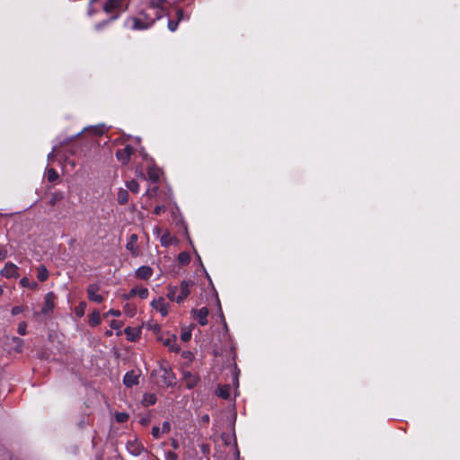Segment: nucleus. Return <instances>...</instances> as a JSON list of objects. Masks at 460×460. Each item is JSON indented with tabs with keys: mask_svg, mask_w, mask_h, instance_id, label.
Here are the masks:
<instances>
[{
	"mask_svg": "<svg viewBox=\"0 0 460 460\" xmlns=\"http://www.w3.org/2000/svg\"><path fill=\"white\" fill-rule=\"evenodd\" d=\"M156 20L155 13L149 14L142 10L137 16L128 17L125 21V26L134 31H143L149 29Z\"/></svg>",
	"mask_w": 460,
	"mask_h": 460,
	"instance_id": "nucleus-1",
	"label": "nucleus"
},
{
	"mask_svg": "<svg viewBox=\"0 0 460 460\" xmlns=\"http://www.w3.org/2000/svg\"><path fill=\"white\" fill-rule=\"evenodd\" d=\"M152 376H158L161 382L167 387H172L176 384V377L172 369L163 364L152 372Z\"/></svg>",
	"mask_w": 460,
	"mask_h": 460,
	"instance_id": "nucleus-2",
	"label": "nucleus"
},
{
	"mask_svg": "<svg viewBox=\"0 0 460 460\" xmlns=\"http://www.w3.org/2000/svg\"><path fill=\"white\" fill-rule=\"evenodd\" d=\"M103 11L107 13H113L115 11L123 12L128 8L127 0H107L102 5Z\"/></svg>",
	"mask_w": 460,
	"mask_h": 460,
	"instance_id": "nucleus-3",
	"label": "nucleus"
},
{
	"mask_svg": "<svg viewBox=\"0 0 460 460\" xmlns=\"http://www.w3.org/2000/svg\"><path fill=\"white\" fill-rule=\"evenodd\" d=\"M192 280H182L180 285V294L177 296V304L183 302L190 294V288L193 287Z\"/></svg>",
	"mask_w": 460,
	"mask_h": 460,
	"instance_id": "nucleus-4",
	"label": "nucleus"
},
{
	"mask_svg": "<svg viewBox=\"0 0 460 460\" xmlns=\"http://www.w3.org/2000/svg\"><path fill=\"white\" fill-rule=\"evenodd\" d=\"M166 2L167 0H148L147 7L154 11L156 19L163 17V11Z\"/></svg>",
	"mask_w": 460,
	"mask_h": 460,
	"instance_id": "nucleus-5",
	"label": "nucleus"
},
{
	"mask_svg": "<svg viewBox=\"0 0 460 460\" xmlns=\"http://www.w3.org/2000/svg\"><path fill=\"white\" fill-rule=\"evenodd\" d=\"M133 152V147L129 145H127L124 148L118 149L116 151V157L122 164H128Z\"/></svg>",
	"mask_w": 460,
	"mask_h": 460,
	"instance_id": "nucleus-6",
	"label": "nucleus"
},
{
	"mask_svg": "<svg viewBox=\"0 0 460 460\" xmlns=\"http://www.w3.org/2000/svg\"><path fill=\"white\" fill-rule=\"evenodd\" d=\"M55 298L56 296L53 292H49L46 294L44 297V305L41 308V313L45 315H48L52 313L55 306Z\"/></svg>",
	"mask_w": 460,
	"mask_h": 460,
	"instance_id": "nucleus-7",
	"label": "nucleus"
},
{
	"mask_svg": "<svg viewBox=\"0 0 460 460\" xmlns=\"http://www.w3.org/2000/svg\"><path fill=\"white\" fill-rule=\"evenodd\" d=\"M19 268L14 264V263H12V262H7L4 269L1 270L0 271V275L6 278V279H11V278H18L19 277Z\"/></svg>",
	"mask_w": 460,
	"mask_h": 460,
	"instance_id": "nucleus-8",
	"label": "nucleus"
},
{
	"mask_svg": "<svg viewBox=\"0 0 460 460\" xmlns=\"http://www.w3.org/2000/svg\"><path fill=\"white\" fill-rule=\"evenodd\" d=\"M151 306L157 310L163 316H166L169 312V305L165 302V299L162 296L157 299H154L151 302Z\"/></svg>",
	"mask_w": 460,
	"mask_h": 460,
	"instance_id": "nucleus-9",
	"label": "nucleus"
},
{
	"mask_svg": "<svg viewBox=\"0 0 460 460\" xmlns=\"http://www.w3.org/2000/svg\"><path fill=\"white\" fill-rule=\"evenodd\" d=\"M100 287L97 284H90L87 287V296L89 300L95 303H102L103 296L99 294Z\"/></svg>",
	"mask_w": 460,
	"mask_h": 460,
	"instance_id": "nucleus-10",
	"label": "nucleus"
},
{
	"mask_svg": "<svg viewBox=\"0 0 460 460\" xmlns=\"http://www.w3.org/2000/svg\"><path fill=\"white\" fill-rule=\"evenodd\" d=\"M137 234H131L128 237V243L126 244V249L130 252L133 257H137L139 255V248L137 246Z\"/></svg>",
	"mask_w": 460,
	"mask_h": 460,
	"instance_id": "nucleus-11",
	"label": "nucleus"
},
{
	"mask_svg": "<svg viewBox=\"0 0 460 460\" xmlns=\"http://www.w3.org/2000/svg\"><path fill=\"white\" fill-rule=\"evenodd\" d=\"M85 131H91L93 135H102L104 132V125L85 127L76 135L72 136V137H68L67 139H66L64 141V143H68V142L74 140L77 136L81 135L82 133H84Z\"/></svg>",
	"mask_w": 460,
	"mask_h": 460,
	"instance_id": "nucleus-12",
	"label": "nucleus"
},
{
	"mask_svg": "<svg viewBox=\"0 0 460 460\" xmlns=\"http://www.w3.org/2000/svg\"><path fill=\"white\" fill-rule=\"evenodd\" d=\"M192 313L200 325L204 326L208 323V309L206 306L199 310H192Z\"/></svg>",
	"mask_w": 460,
	"mask_h": 460,
	"instance_id": "nucleus-13",
	"label": "nucleus"
},
{
	"mask_svg": "<svg viewBox=\"0 0 460 460\" xmlns=\"http://www.w3.org/2000/svg\"><path fill=\"white\" fill-rule=\"evenodd\" d=\"M148 295H149V291L146 288L135 287L126 296V299H129L136 296H138L141 299H146L148 297Z\"/></svg>",
	"mask_w": 460,
	"mask_h": 460,
	"instance_id": "nucleus-14",
	"label": "nucleus"
},
{
	"mask_svg": "<svg viewBox=\"0 0 460 460\" xmlns=\"http://www.w3.org/2000/svg\"><path fill=\"white\" fill-rule=\"evenodd\" d=\"M182 377L185 382V385L188 389L194 388L199 381V378L197 376L192 375L190 371H184L182 373Z\"/></svg>",
	"mask_w": 460,
	"mask_h": 460,
	"instance_id": "nucleus-15",
	"label": "nucleus"
},
{
	"mask_svg": "<svg viewBox=\"0 0 460 460\" xmlns=\"http://www.w3.org/2000/svg\"><path fill=\"white\" fill-rule=\"evenodd\" d=\"M127 450L132 456H139L143 450L142 445L137 440L128 441L126 445Z\"/></svg>",
	"mask_w": 460,
	"mask_h": 460,
	"instance_id": "nucleus-16",
	"label": "nucleus"
},
{
	"mask_svg": "<svg viewBox=\"0 0 460 460\" xmlns=\"http://www.w3.org/2000/svg\"><path fill=\"white\" fill-rule=\"evenodd\" d=\"M123 384L127 387H132L138 384V375L134 371H128L123 377Z\"/></svg>",
	"mask_w": 460,
	"mask_h": 460,
	"instance_id": "nucleus-17",
	"label": "nucleus"
},
{
	"mask_svg": "<svg viewBox=\"0 0 460 460\" xmlns=\"http://www.w3.org/2000/svg\"><path fill=\"white\" fill-rule=\"evenodd\" d=\"M135 274L140 279H148L153 275V269L150 266L144 265L137 269Z\"/></svg>",
	"mask_w": 460,
	"mask_h": 460,
	"instance_id": "nucleus-18",
	"label": "nucleus"
},
{
	"mask_svg": "<svg viewBox=\"0 0 460 460\" xmlns=\"http://www.w3.org/2000/svg\"><path fill=\"white\" fill-rule=\"evenodd\" d=\"M231 387L229 385H218L216 394L223 399H228L230 396Z\"/></svg>",
	"mask_w": 460,
	"mask_h": 460,
	"instance_id": "nucleus-19",
	"label": "nucleus"
},
{
	"mask_svg": "<svg viewBox=\"0 0 460 460\" xmlns=\"http://www.w3.org/2000/svg\"><path fill=\"white\" fill-rule=\"evenodd\" d=\"M147 175L150 181L156 182L160 178V170L155 166H150L147 170Z\"/></svg>",
	"mask_w": 460,
	"mask_h": 460,
	"instance_id": "nucleus-20",
	"label": "nucleus"
},
{
	"mask_svg": "<svg viewBox=\"0 0 460 460\" xmlns=\"http://www.w3.org/2000/svg\"><path fill=\"white\" fill-rule=\"evenodd\" d=\"M37 278L40 281H46L49 278V270L44 265H40L37 269Z\"/></svg>",
	"mask_w": 460,
	"mask_h": 460,
	"instance_id": "nucleus-21",
	"label": "nucleus"
},
{
	"mask_svg": "<svg viewBox=\"0 0 460 460\" xmlns=\"http://www.w3.org/2000/svg\"><path fill=\"white\" fill-rule=\"evenodd\" d=\"M156 402V396L154 394H145L143 396L142 403L144 406H151Z\"/></svg>",
	"mask_w": 460,
	"mask_h": 460,
	"instance_id": "nucleus-22",
	"label": "nucleus"
},
{
	"mask_svg": "<svg viewBox=\"0 0 460 460\" xmlns=\"http://www.w3.org/2000/svg\"><path fill=\"white\" fill-rule=\"evenodd\" d=\"M128 200V192L127 190L119 189L118 191V202L124 205Z\"/></svg>",
	"mask_w": 460,
	"mask_h": 460,
	"instance_id": "nucleus-23",
	"label": "nucleus"
},
{
	"mask_svg": "<svg viewBox=\"0 0 460 460\" xmlns=\"http://www.w3.org/2000/svg\"><path fill=\"white\" fill-rule=\"evenodd\" d=\"M178 287L176 286H169L168 287V293H167V297L169 300L172 301V302H176L177 303V292H178Z\"/></svg>",
	"mask_w": 460,
	"mask_h": 460,
	"instance_id": "nucleus-24",
	"label": "nucleus"
},
{
	"mask_svg": "<svg viewBox=\"0 0 460 460\" xmlns=\"http://www.w3.org/2000/svg\"><path fill=\"white\" fill-rule=\"evenodd\" d=\"M89 323L91 326H97L101 323V316L98 311H93L89 318Z\"/></svg>",
	"mask_w": 460,
	"mask_h": 460,
	"instance_id": "nucleus-25",
	"label": "nucleus"
},
{
	"mask_svg": "<svg viewBox=\"0 0 460 460\" xmlns=\"http://www.w3.org/2000/svg\"><path fill=\"white\" fill-rule=\"evenodd\" d=\"M20 285L23 288H28L31 289H35L38 287L37 282H31L30 279L26 277L22 278L20 280Z\"/></svg>",
	"mask_w": 460,
	"mask_h": 460,
	"instance_id": "nucleus-26",
	"label": "nucleus"
},
{
	"mask_svg": "<svg viewBox=\"0 0 460 460\" xmlns=\"http://www.w3.org/2000/svg\"><path fill=\"white\" fill-rule=\"evenodd\" d=\"M178 261L182 265H187L190 261V255L187 252H180L178 255Z\"/></svg>",
	"mask_w": 460,
	"mask_h": 460,
	"instance_id": "nucleus-27",
	"label": "nucleus"
},
{
	"mask_svg": "<svg viewBox=\"0 0 460 460\" xmlns=\"http://www.w3.org/2000/svg\"><path fill=\"white\" fill-rule=\"evenodd\" d=\"M126 186L133 193H138V191H139V184L135 180L127 181Z\"/></svg>",
	"mask_w": 460,
	"mask_h": 460,
	"instance_id": "nucleus-28",
	"label": "nucleus"
},
{
	"mask_svg": "<svg viewBox=\"0 0 460 460\" xmlns=\"http://www.w3.org/2000/svg\"><path fill=\"white\" fill-rule=\"evenodd\" d=\"M48 181L53 182L58 179V173L54 168L47 169Z\"/></svg>",
	"mask_w": 460,
	"mask_h": 460,
	"instance_id": "nucleus-29",
	"label": "nucleus"
},
{
	"mask_svg": "<svg viewBox=\"0 0 460 460\" xmlns=\"http://www.w3.org/2000/svg\"><path fill=\"white\" fill-rule=\"evenodd\" d=\"M160 241L163 246L167 247L172 243V236L169 233H165L161 236Z\"/></svg>",
	"mask_w": 460,
	"mask_h": 460,
	"instance_id": "nucleus-30",
	"label": "nucleus"
},
{
	"mask_svg": "<svg viewBox=\"0 0 460 460\" xmlns=\"http://www.w3.org/2000/svg\"><path fill=\"white\" fill-rule=\"evenodd\" d=\"M176 18H177V21L180 22L181 21H183V20H189L190 16L185 15L182 9H177Z\"/></svg>",
	"mask_w": 460,
	"mask_h": 460,
	"instance_id": "nucleus-31",
	"label": "nucleus"
},
{
	"mask_svg": "<svg viewBox=\"0 0 460 460\" xmlns=\"http://www.w3.org/2000/svg\"><path fill=\"white\" fill-rule=\"evenodd\" d=\"M119 17V14L111 16L109 20L95 24L96 30H101L103 26L107 25L111 21H114Z\"/></svg>",
	"mask_w": 460,
	"mask_h": 460,
	"instance_id": "nucleus-32",
	"label": "nucleus"
},
{
	"mask_svg": "<svg viewBox=\"0 0 460 460\" xmlns=\"http://www.w3.org/2000/svg\"><path fill=\"white\" fill-rule=\"evenodd\" d=\"M17 332L20 335H25L27 333V323L21 322L18 325Z\"/></svg>",
	"mask_w": 460,
	"mask_h": 460,
	"instance_id": "nucleus-33",
	"label": "nucleus"
},
{
	"mask_svg": "<svg viewBox=\"0 0 460 460\" xmlns=\"http://www.w3.org/2000/svg\"><path fill=\"white\" fill-rule=\"evenodd\" d=\"M191 338V331L190 330H183L181 333V339L183 341H189Z\"/></svg>",
	"mask_w": 460,
	"mask_h": 460,
	"instance_id": "nucleus-34",
	"label": "nucleus"
},
{
	"mask_svg": "<svg viewBox=\"0 0 460 460\" xmlns=\"http://www.w3.org/2000/svg\"><path fill=\"white\" fill-rule=\"evenodd\" d=\"M128 419V415L124 412H119L116 414V420L119 423L127 421Z\"/></svg>",
	"mask_w": 460,
	"mask_h": 460,
	"instance_id": "nucleus-35",
	"label": "nucleus"
},
{
	"mask_svg": "<svg viewBox=\"0 0 460 460\" xmlns=\"http://www.w3.org/2000/svg\"><path fill=\"white\" fill-rule=\"evenodd\" d=\"M13 341L17 345V348L15 349V350L18 352L22 351L23 341L21 338L13 337Z\"/></svg>",
	"mask_w": 460,
	"mask_h": 460,
	"instance_id": "nucleus-36",
	"label": "nucleus"
},
{
	"mask_svg": "<svg viewBox=\"0 0 460 460\" xmlns=\"http://www.w3.org/2000/svg\"><path fill=\"white\" fill-rule=\"evenodd\" d=\"M161 433H162V430L160 429L159 427L154 426L152 428V436L154 437V438L158 439L161 436Z\"/></svg>",
	"mask_w": 460,
	"mask_h": 460,
	"instance_id": "nucleus-37",
	"label": "nucleus"
},
{
	"mask_svg": "<svg viewBox=\"0 0 460 460\" xmlns=\"http://www.w3.org/2000/svg\"><path fill=\"white\" fill-rule=\"evenodd\" d=\"M178 24H179V22L177 20L176 21L169 20L168 29L171 31H175L177 30Z\"/></svg>",
	"mask_w": 460,
	"mask_h": 460,
	"instance_id": "nucleus-38",
	"label": "nucleus"
},
{
	"mask_svg": "<svg viewBox=\"0 0 460 460\" xmlns=\"http://www.w3.org/2000/svg\"><path fill=\"white\" fill-rule=\"evenodd\" d=\"M162 433H169L171 430V424L169 421H164L162 424Z\"/></svg>",
	"mask_w": 460,
	"mask_h": 460,
	"instance_id": "nucleus-39",
	"label": "nucleus"
},
{
	"mask_svg": "<svg viewBox=\"0 0 460 460\" xmlns=\"http://www.w3.org/2000/svg\"><path fill=\"white\" fill-rule=\"evenodd\" d=\"M165 458H166V460H177L178 459V456H177L176 453L169 451V452L166 453Z\"/></svg>",
	"mask_w": 460,
	"mask_h": 460,
	"instance_id": "nucleus-40",
	"label": "nucleus"
},
{
	"mask_svg": "<svg viewBox=\"0 0 460 460\" xmlns=\"http://www.w3.org/2000/svg\"><path fill=\"white\" fill-rule=\"evenodd\" d=\"M165 209H166L165 206H164V205H158V206H156V207L155 208V209H154V213H155V215H160L162 212H164V211H165Z\"/></svg>",
	"mask_w": 460,
	"mask_h": 460,
	"instance_id": "nucleus-41",
	"label": "nucleus"
},
{
	"mask_svg": "<svg viewBox=\"0 0 460 460\" xmlns=\"http://www.w3.org/2000/svg\"><path fill=\"white\" fill-rule=\"evenodd\" d=\"M61 199V196H59L58 193H54L52 194V197L49 200V203L51 206H54L58 200H59Z\"/></svg>",
	"mask_w": 460,
	"mask_h": 460,
	"instance_id": "nucleus-42",
	"label": "nucleus"
},
{
	"mask_svg": "<svg viewBox=\"0 0 460 460\" xmlns=\"http://www.w3.org/2000/svg\"><path fill=\"white\" fill-rule=\"evenodd\" d=\"M22 312H23V307L22 306H14V307L12 308V311H11L13 315H17V314H21Z\"/></svg>",
	"mask_w": 460,
	"mask_h": 460,
	"instance_id": "nucleus-43",
	"label": "nucleus"
},
{
	"mask_svg": "<svg viewBox=\"0 0 460 460\" xmlns=\"http://www.w3.org/2000/svg\"><path fill=\"white\" fill-rule=\"evenodd\" d=\"M98 1H99V0H92V1L90 2V4H89V5H90V6H89V11H88V14H89L90 16H92V15L93 14V13H94V10H93V5L94 4H96Z\"/></svg>",
	"mask_w": 460,
	"mask_h": 460,
	"instance_id": "nucleus-44",
	"label": "nucleus"
},
{
	"mask_svg": "<svg viewBox=\"0 0 460 460\" xmlns=\"http://www.w3.org/2000/svg\"><path fill=\"white\" fill-rule=\"evenodd\" d=\"M107 314L119 317V316H120L121 313L119 310L111 309V310H109Z\"/></svg>",
	"mask_w": 460,
	"mask_h": 460,
	"instance_id": "nucleus-45",
	"label": "nucleus"
},
{
	"mask_svg": "<svg viewBox=\"0 0 460 460\" xmlns=\"http://www.w3.org/2000/svg\"><path fill=\"white\" fill-rule=\"evenodd\" d=\"M57 147L54 146L52 151L48 155V160L49 162H52L55 158V151H56Z\"/></svg>",
	"mask_w": 460,
	"mask_h": 460,
	"instance_id": "nucleus-46",
	"label": "nucleus"
},
{
	"mask_svg": "<svg viewBox=\"0 0 460 460\" xmlns=\"http://www.w3.org/2000/svg\"><path fill=\"white\" fill-rule=\"evenodd\" d=\"M120 323L117 321H112L111 323V327L113 328V329H119L120 328Z\"/></svg>",
	"mask_w": 460,
	"mask_h": 460,
	"instance_id": "nucleus-47",
	"label": "nucleus"
},
{
	"mask_svg": "<svg viewBox=\"0 0 460 460\" xmlns=\"http://www.w3.org/2000/svg\"><path fill=\"white\" fill-rule=\"evenodd\" d=\"M7 252L5 250H0V261H3L6 258Z\"/></svg>",
	"mask_w": 460,
	"mask_h": 460,
	"instance_id": "nucleus-48",
	"label": "nucleus"
},
{
	"mask_svg": "<svg viewBox=\"0 0 460 460\" xmlns=\"http://www.w3.org/2000/svg\"><path fill=\"white\" fill-rule=\"evenodd\" d=\"M233 381H234V384L238 385V375L235 372L234 373Z\"/></svg>",
	"mask_w": 460,
	"mask_h": 460,
	"instance_id": "nucleus-49",
	"label": "nucleus"
},
{
	"mask_svg": "<svg viewBox=\"0 0 460 460\" xmlns=\"http://www.w3.org/2000/svg\"><path fill=\"white\" fill-rule=\"evenodd\" d=\"M201 420L203 422H208L209 421V416L208 414H205L201 417Z\"/></svg>",
	"mask_w": 460,
	"mask_h": 460,
	"instance_id": "nucleus-50",
	"label": "nucleus"
},
{
	"mask_svg": "<svg viewBox=\"0 0 460 460\" xmlns=\"http://www.w3.org/2000/svg\"><path fill=\"white\" fill-rule=\"evenodd\" d=\"M172 447H173L174 448H177V447H178V443H177V441H175V440H173V441H172Z\"/></svg>",
	"mask_w": 460,
	"mask_h": 460,
	"instance_id": "nucleus-51",
	"label": "nucleus"
},
{
	"mask_svg": "<svg viewBox=\"0 0 460 460\" xmlns=\"http://www.w3.org/2000/svg\"><path fill=\"white\" fill-rule=\"evenodd\" d=\"M3 292H4L3 288H2V286L0 285V296L3 295Z\"/></svg>",
	"mask_w": 460,
	"mask_h": 460,
	"instance_id": "nucleus-52",
	"label": "nucleus"
},
{
	"mask_svg": "<svg viewBox=\"0 0 460 460\" xmlns=\"http://www.w3.org/2000/svg\"><path fill=\"white\" fill-rule=\"evenodd\" d=\"M172 349L174 350V351H178L179 349L172 347Z\"/></svg>",
	"mask_w": 460,
	"mask_h": 460,
	"instance_id": "nucleus-53",
	"label": "nucleus"
},
{
	"mask_svg": "<svg viewBox=\"0 0 460 460\" xmlns=\"http://www.w3.org/2000/svg\"><path fill=\"white\" fill-rule=\"evenodd\" d=\"M128 330H129V328H127V329L125 330V332H126V334H128Z\"/></svg>",
	"mask_w": 460,
	"mask_h": 460,
	"instance_id": "nucleus-54",
	"label": "nucleus"
},
{
	"mask_svg": "<svg viewBox=\"0 0 460 460\" xmlns=\"http://www.w3.org/2000/svg\"><path fill=\"white\" fill-rule=\"evenodd\" d=\"M224 325H225V328L226 329V323L224 321Z\"/></svg>",
	"mask_w": 460,
	"mask_h": 460,
	"instance_id": "nucleus-55",
	"label": "nucleus"
}]
</instances>
